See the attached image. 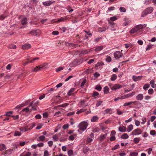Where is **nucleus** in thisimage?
Listing matches in <instances>:
<instances>
[{"mask_svg":"<svg viewBox=\"0 0 156 156\" xmlns=\"http://www.w3.org/2000/svg\"><path fill=\"white\" fill-rule=\"evenodd\" d=\"M53 138L54 141H57L58 140V137L56 135H55L53 136Z\"/></svg>","mask_w":156,"mask_h":156,"instance_id":"obj_40","label":"nucleus"},{"mask_svg":"<svg viewBox=\"0 0 156 156\" xmlns=\"http://www.w3.org/2000/svg\"><path fill=\"white\" fill-rule=\"evenodd\" d=\"M13 151V149H10V150H6L5 151V152H6V153H7V154H12V152Z\"/></svg>","mask_w":156,"mask_h":156,"instance_id":"obj_50","label":"nucleus"},{"mask_svg":"<svg viewBox=\"0 0 156 156\" xmlns=\"http://www.w3.org/2000/svg\"><path fill=\"white\" fill-rule=\"evenodd\" d=\"M39 59V57H36L34 58H33L32 59L30 60V63H32L34 62V61L36 60H38Z\"/></svg>","mask_w":156,"mask_h":156,"instance_id":"obj_46","label":"nucleus"},{"mask_svg":"<svg viewBox=\"0 0 156 156\" xmlns=\"http://www.w3.org/2000/svg\"><path fill=\"white\" fill-rule=\"evenodd\" d=\"M31 109V107H29V106L28 107L25 108H23L22 110V111L25 112H27L30 110V109Z\"/></svg>","mask_w":156,"mask_h":156,"instance_id":"obj_33","label":"nucleus"},{"mask_svg":"<svg viewBox=\"0 0 156 156\" xmlns=\"http://www.w3.org/2000/svg\"><path fill=\"white\" fill-rule=\"evenodd\" d=\"M47 63H44L39 65L40 68L41 69H45L47 68Z\"/></svg>","mask_w":156,"mask_h":156,"instance_id":"obj_18","label":"nucleus"},{"mask_svg":"<svg viewBox=\"0 0 156 156\" xmlns=\"http://www.w3.org/2000/svg\"><path fill=\"white\" fill-rule=\"evenodd\" d=\"M87 109H81L80 110L77 111L76 112V114H79L82 112H83L86 111Z\"/></svg>","mask_w":156,"mask_h":156,"instance_id":"obj_38","label":"nucleus"},{"mask_svg":"<svg viewBox=\"0 0 156 156\" xmlns=\"http://www.w3.org/2000/svg\"><path fill=\"white\" fill-rule=\"evenodd\" d=\"M119 144L116 145L113 147L112 148V150H114L119 148Z\"/></svg>","mask_w":156,"mask_h":156,"instance_id":"obj_62","label":"nucleus"},{"mask_svg":"<svg viewBox=\"0 0 156 156\" xmlns=\"http://www.w3.org/2000/svg\"><path fill=\"white\" fill-rule=\"evenodd\" d=\"M156 133V132L154 130H152L150 131V134L151 135H155Z\"/></svg>","mask_w":156,"mask_h":156,"instance_id":"obj_63","label":"nucleus"},{"mask_svg":"<svg viewBox=\"0 0 156 156\" xmlns=\"http://www.w3.org/2000/svg\"><path fill=\"white\" fill-rule=\"evenodd\" d=\"M129 136L127 133H123L121 136V138L123 139H127L128 138Z\"/></svg>","mask_w":156,"mask_h":156,"instance_id":"obj_25","label":"nucleus"},{"mask_svg":"<svg viewBox=\"0 0 156 156\" xmlns=\"http://www.w3.org/2000/svg\"><path fill=\"white\" fill-rule=\"evenodd\" d=\"M29 34L34 36L39 35L41 34V31L39 30H33L30 31Z\"/></svg>","mask_w":156,"mask_h":156,"instance_id":"obj_6","label":"nucleus"},{"mask_svg":"<svg viewBox=\"0 0 156 156\" xmlns=\"http://www.w3.org/2000/svg\"><path fill=\"white\" fill-rule=\"evenodd\" d=\"M43 117L44 118H47L48 116V114L47 112H45L43 114Z\"/></svg>","mask_w":156,"mask_h":156,"instance_id":"obj_57","label":"nucleus"},{"mask_svg":"<svg viewBox=\"0 0 156 156\" xmlns=\"http://www.w3.org/2000/svg\"><path fill=\"white\" fill-rule=\"evenodd\" d=\"M111 58L110 56H107L106 58V61L108 62H110L111 61Z\"/></svg>","mask_w":156,"mask_h":156,"instance_id":"obj_58","label":"nucleus"},{"mask_svg":"<svg viewBox=\"0 0 156 156\" xmlns=\"http://www.w3.org/2000/svg\"><path fill=\"white\" fill-rule=\"evenodd\" d=\"M144 98V96L142 94H139L136 97V99L138 100L141 101Z\"/></svg>","mask_w":156,"mask_h":156,"instance_id":"obj_12","label":"nucleus"},{"mask_svg":"<svg viewBox=\"0 0 156 156\" xmlns=\"http://www.w3.org/2000/svg\"><path fill=\"white\" fill-rule=\"evenodd\" d=\"M153 46V45L152 44L148 45L146 49V51H147L150 49L152 48Z\"/></svg>","mask_w":156,"mask_h":156,"instance_id":"obj_44","label":"nucleus"},{"mask_svg":"<svg viewBox=\"0 0 156 156\" xmlns=\"http://www.w3.org/2000/svg\"><path fill=\"white\" fill-rule=\"evenodd\" d=\"M142 77V76H133V79L134 81L136 82L137 81L140 80Z\"/></svg>","mask_w":156,"mask_h":156,"instance_id":"obj_8","label":"nucleus"},{"mask_svg":"<svg viewBox=\"0 0 156 156\" xmlns=\"http://www.w3.org/2000/svg\"><path fill=\"white\" fill-rule=\"evenodd\" d=\"M31 47V45L30 44H26L22 46V49H27Z\"/></svg>","mask_w":156,"mask_h":156,"instance_id":"obj_10","label":"nucleus"},{"mask_svg":"<svg viewBox=\"0 0 156 156\" xmlns=\"http://www.w3.org/2000/svg\"><path fill=\"white\" fill-rule=\"evenodd\" d=\"M104 92L105 94H107L109 92V89L108 87L105 86L104 87Z\"/></svg>","mask_w":156,"mask_h":156,"instance_id":"obj_24","label":"nucleus"},{"mask_svg":"<svg viewBox=\"0 0 156 156\" xmlns=\"http://www.w3.org/2000/svg\"><path fill=\"white\" fill-rule=\"evenodd\" d=\"M98 119V117L96 116H93L91 119V121L92 122H97Z\"/></svg>","mask_w":156,"mask_h":156,"instance_id":"obj_20","label":"nucleus"},{"mask_svg":"<svg viewBox=\"0 0 156 156\" xmlns=\"http://www.w3.org/2000/svg\"><path fill=\"white\" fill-rule=\"evenodd\" d=\"M142 133L141 130L137 128L134 130L131 133V134L133 135H137L140 134Z\"/></svg>","mask_w":156,"mask_h":156,"instance_id":"obj_5","label":"nucleus"},{"mask_svg":"<svg viewBox=\"0 0 156 156\" xmlns=\"http://www.w3.org/2000/svg\"><path fill=\"white\" fill-rule=\"evenodd\" d=\"M153 11V7H150L144 9L142 12L141 14V17H144L146 15L151 13Z\"/></svg>","mask_w":156,"mask_h":156,"instance_id":"obj_1","label":"nucleus"},{"mask_svg":"<svg viewBox=\"0 0 156 156\" xmlns=\"http://www.w3.org/2000/svg\"><path fill=\"white\" fill-rule=\"evenodd\" d=\"M74 139V136L73 135H71L69 136V140H73Z\"/></svg>","mask_w":156,"mask_h":156,"instance_id":"obj_59","label":"nucleus"},{"mask_svg":"<svg viewBox=\"0 0 156 156\" xmlns=\"http://www.w3.org/2000/svg\"><path fill=\"white\" fill-rule=\"evenodd\" d=\"M135 94V92H133L131 93L126 94V98H128L130 97H132Z\"/></svg>","mask_w":156,"mask_h":156,"instance_id":"obj_22","label":"nucleus"},{"mask_svg":"<svg viewBox=\"0 0 156 156\" xmlns=\"http://www.w3.org/2000/svg\"><path fill=\"white\" fill-rule=\"evenodd\" d=\"M44 156H48L49 153L48 152L47 150H45L44 152Z\"/></svg>","mask_w":156,"mask_h":156,"instance_id":"obj_64","label":"nucleus"},{"mask_svg":"<svg viewBox=\"0 0 156 156\" xmlns=\"http://www.w3.org/2000/svg\"><path fill=\"white\" fill-rule=\"evenodd\" d=\"M73 154V151L72 150H69L68 151V154L69 155H71Z\"/></svg>","mask_w":156,"mask_h":156,"instance_id":"obj_51","label":"nucleus"},{"mask_svg":"<svg viewBox=\"0 0 156 156\" xmlns=\"http://www.w3.org/2000/svg\"><path fill=\"white\" fill-rule=\"evenodd\" d=\"M140 140V139L139 138H135L133 139V142L135 144H137L139 142Z\"/></svg>","mask_w":156,"mask_h":156,"instance_id":"obj_34","label":"nucleus"},{"mask_svg":"<svg viewBox=\"0 0 156 156\" xmlns=\"http://www.w3.org/2000/svg\"><path fill=\"white\" fill-rule=\"evenodd\" d=\"M31 153L30 152H27L25 155H24V156H31ZM22 154H21L20 156H22Z\"/></svg>","mask_w":156,"mask_h":156,"instance_id":"obj_60","label":"nucleus"},{"mask_svg":"<svg viewBox=\"0 0 156 156\" xmlns=\"http://www.w3.org/2000/svg\"><path fill=\"white\" fill-rule=\"evenodd\" d=\"M55 2H51L50 1H48L43 2V4L45 6H49L51 5L52 3Z\"/></svg>","mask_w":156,"mask_h":156,"instance_id":"obj_13","label":"nucleus"},{"mask_svg":"<svg viewBox=\"0 0 156 156\" xmlns=\"http://www.w3.org/2000/svg\"><path fill=\"white\" fill-rule=\"evenodd\" d=\"M133 129V126L132 124L130 125L127 128V131L128 132H130Z\"/></svg>","mask_w":156,"mask_h":156,"instance_id":"obj_26","label":"nucleus"},{"mask_svg":"<svg viewBox=\"0 0 156 156\" xmlns=\"http://www.w3.org/2000/svg\"><path fill=\"white\" fill-rule=\"evenodd\" d=\"M95 89L98 90L99 91H100L101 90V89H102V88L99 85V86H96L95 88Z\"/></svg>","mask_w":156,"mask_h":156,"instance_id":"obj_56","label":"nucleus"},{"mask_svg":"<svg viewBox=\"0 0 156 156\" xmlns=\"http://www.w3.org/2000/svg\"><path fill=\"white\" fill-rule=\"evenodd\" d=\"M103 102L102 101H98L96 104V106L98 107L100 106Z\"/></svg>","mask_w":156,"mask_h":156,"instance_id":"obj_47","label":"nucleus"},{"mask_svg":"<svg viewBox=\"0 0 156 156\" xmlns=\"http://www.w3.org/2000/svg\"><path fill=\"white\" fill-rule=\"evenodd\" d=\"M115 58L116 59H118L123 55L122 53L120 51H116L114 53Z\"/></svg>","mask_w":156,"mask_h":156,"instance_id":"obj_7","label":"nucleus"},{"mask_svg":"<svg viewBox=\"0 0 156 156\" xmlns=\"http://www.w3.org/2000/svg\"><path fill=\"white\" fill-rule=\"evenodd\" d=\"M75 89L72 88L68 92V95L69 96H70L72 94V93L74 91Z\"/></svg>","mask_w":156,"mask_h":156,"instance_id":"obj_35","label":"nucleus"},{"mask_svg":"<svg viewBox=\"0 0 156 156\" xmlns=\"http://www.w3.org/2000/svg\"><path fill=\"white\" fill-rule=\"evenodd\" d=\"M138 153L136 152H131L130 153V156H136Z\"/></svg>","mask_w":156,"mask_h":156,"instance_id":"obj_43","label":"nucleus"},{"mask_svg":"<svg viewBox=\"0 0 156 156\" xmlns=\"http://www.w3.org/2000/svg\"><path fill=\"white\" fill-rule=\"evenodd\" d=\"M86 82V79H84L83 80V82L81 84L80 86L81 87H83L84 85H85V83Z\"/></svg>","mask_w":156,"mask_h":156,"instance_id":"obj_53","label":"nucleus"},{"mask_svg":"<svg viewBox=\"0 0 156 156\" xmlns=\"http://www.w3.org/2000/svg\"><path fill=\"white\" fill-rule=\"evenodd\" d=\"M150 83L151 84V86L153 88H155L156 87V85L154 83V81L153 80H151Z\"/></svg>","mask_w":156,"mask_h":156,"instance_id":"obj_30","label":"nucleus"},{"mask_svg":"<svg viewBox=\"0 0 156 156\" xmlns=\"http://www.w3.org/2000/svg\"><path fill=\"white\" fill-rule=\"evenodd\" d=\"M136 103L137 102H136V101H131L129 102H126L124 103L123 106H126L132 104H136Z\"/></svg>","mask_w":156,"mask_h":156,"instance_id":"obj_14","label":"nucleus"},{"mask_svg":"<svg viewBox=\"0 0 156 156\" xmlns=\"http://www.w3.org/2000/svg\"><path fill=\"white\" fill-rule=\"evenodd\" d=\"M111 89L113 90H115L116 89L121 88L122 86L119 84H115L113 85L112 83H109V84Z\"/></svg>","mask_w":156,"mask_h":156,"instance_id":"obj_3","label":"nucleus"},{"mask_svg":"<svg viewBox=\"0 0 156 156\" xmlns=\"http://www.w3.org/2000/svg\"><path fill=\"white\" fill-rule=\"evenodd\" d=\"M85 103V101L84 100H82L80 101V105L82 107H85L86 106V105H84V104Z\"/></svg>","mask_w":156,"mask_h":156,"instance_id":"obj_39","label":"nucleus"},{"mask_svg":"<svg viewBox=\"0 0 156 156\" xmlns=\"http://www.w3.org/2000/svg\"><path fill=\"white\" fill-rule=\"evenodd\" d=\"M69 127V125L68 124H66L63 126L62 128L64 129H66L68 128Z\"/></svg>","mask_w":156,"mask_h":156,"instance_id":"obj_49","label":"nucleus"},{"mask_svg":"<svg viewBox=\"0 0 156 156\" xmlns=\"http://www.w3.org/2000/svg\"><path fill=\"white\" fill-rule=\"evenodd\" d=\"M120 11L121 12H125L126 11V9L124 7H120L119 8Z\"/></svg>","mask_w":156,"mask_h":156,"instance_id":"obj_41","label":"nucleus"},{"mask_svg":"<svg viewBox=\"0 0 156 156\" xmlns=\"http://www.w3.org/2000/svg\"><path fill=\"white\" fill-rule=\"evenodd\" d=\"M87 122L84 121L80 123L78 126L80 130L84 131L87 129Z\"/></svg>","mask_w":156,"mask_h":156,"instance_id":"obj_2","label":"nucleus"},{"mask_svg":"<svg viewBox=\"0 0 156 156\" xmlns=\"http://www.w3.org/2000/svg\"><path fill=\"white\" fill-rule=\"evenodd\" d=\"M9 48H10L15 49L16 48V46L14 44H12L9 45Z\"/></svg>","mask_w":156,"mask_h":156,"instance_id":"obj_45","label":"nucleus"},{"mask_svg":"<svg viewBox=\"0 0 156 156\" xmlns=\"http://www.w3.org/2000/svg\"><path fill=\"white\" fill-rule=\"evenodd\" d=\"M39 138V140H38V141L40 140L43 141L45 140V136L44 135H42L40 136Z\"/></svg>","mask_w":156,"mask_h":156,"instance_id":"obj_37","label":"nucleus"},{"mask_svg":"<svg viewBox=\"0 0 156 156\" xmlns=\"http://www.w3.org/2000/svg\"><path fill=\"white\" fill-rule=\"evenodd\" d=\"M88 52V51H87V50H82L81 51V54H82L83 55L86 54Z\"/></svg>","mask_w":156,"mask_h":156,"instance_id":"obj_52","label":"nucleus"},{"mask_svg":"<svg viewBox=\"0 0 156 156\" xmlns=\"http://www.w3.org/2000/svg\"><path fill=\"white\" fill-rule=\"evenodd\" d=\"M99 95V93L96 91H94L92 95V97L97 96Z\"/></svg>","mask_w":156,"mask_h":156,"instance_id":"obj_55","label":"nucleus"},{"mask_svg":"<svg viewBox=\"0 0 156 156\" xmlns=\"http://www.w3.org/2000/svg\"><path fill=\"white\" fill-rule=\"evenodd\" d=\"M147 24H144L143 25H138L136 26L138 30L140 29H142L144 28V27H146Z\"/></svg>","mask_w":156,"mask_h":156,"instance_id":"obj_16","label":"nucleus"},{"mask_svg":"<svg viewBox=\"0 0 156 156\" xmlns=\"http://www.w3.org/2000/svg\"><path fill=\"white\" fill-rule=\"evenodd\" d=\"M37 104L38 103L37 102L34 103V102L33 101L31 102L29 105V107H31L30 111L31 112L32 110L36 111L37 110L36 107L37 106Z\"/></svg>","mask_w":156,"mask_h":156,"instance_id":"obj_4","label":"nucleus"},{"mask_svg":"<svg viewBox=\"0 0 156 156\" xmlns=\"http://www.w3.org/2000/svg\"><path fill=\"white\" fill-rule=\"evenodd\" d=\"M107 135V133H105V134H102L98 138V139L100 141H103L104 139L106 138V136Z\"/></svg>","mask_w":156,"mask_h":156,"instance_id":"obj_9","label":"nucleus"},{"mask_svg":"<svg viewBox=\"0 0 156 156\" xmlns=\"http://www.w3.org/2000/svg\"><path fill=\"white\" fill-rule=\"evenodd\" d=\"M117 78V75L116 74H113L112 75L110 79L112 81H114Z\"/></svg>","mask_w":156,"mask_h":156,"instance_id":"obj_29","label":"nucleus"},{"mask_svg":"<svg viewBox=\"0 0 156 156\" xmlns=\"http://www.w3.org/2000/svg\"><path fill=\"white\" fill-rule=\"evenodd\" d=\"M150 87V85L148 83H146L143 87V89L144 90H146L147 89Z\"/></svg>","mask_w":156,"mask_h":156,"instance_id":"obj_32","label":"nucleus"},{"mask_svg":"<svg viewBox=\"0 0 156 156\" xmlns=\"http://www.w3.org/2000/svg\"><path fill=\"white\" fill-rule=\"evenodd\" d=\"M41 69L40 68L39 66H36L33 70V72H37L41 70Z\"/></svg>","mask_w":156,"mask_h":156,"instance_id":"obj_31","label":"nucleus"},{"mask_svg":"<svg viewBox=\"0 0 156 156\" xmlns=\"http://www.w3.org/2000/svg\"><path fill=\"white\" fill-rule=\"evenodd\" d=\"M30 128H26L23 127H21L20 128V130L22 131H23V132H26L28 130H30Z\"/></svg>","mask_w":156,"mask_h":156,"instance_id":"obj_28","label":"nucleus"},{"mask_svg":"<svg viewBox=\"0 0 156 156\" xmlns=\"http://www.w3.org/2000/svg\"><path fill=\"white\" fill-rule=\"evenodd\" d=\"M100 131V129L98 128H96L93 130V132L94 133H98Z\"/></svg>","mask_w":156,"mask_h":156,"instance_id":"obj_54","label":"nucleus"},{"mask_svg":"<svg viewBox=\"0 0 156 156\" xmlns=\"http://www.w3.org/2000/svg\"><path fill=\"white\" fill-rule=\"evenodd\" d=\"M69 105L68 103H66L62 104V105H59L58 106H55V108H57L58 107H61L63 108H65L66 107L68 106Z\"/></svg>","mask_w":156,"mask_h":156,"instance_id":"obj_21","label":"nucleus"},{"mask_svg":"<svg viewBox=\"0 0 156 156\" xmlns=\"http://www.w3.org/2000/svg\"><path fill=\"white\" fill-rule=\"evenodd\" d=\"M119 130L121 132H124L126 130V127L124 126H120L119 127Z\"/></svg>","mask_w":156,"mask_h":156,"instance_id":"obj_11","label":"nucleus"},{"mask_svg":"<svg viewBox=\"0 0 156 156\" xmlns=\"http://www.w3.org/2000/svg\"><path fill=\"white\" fill-rule=\"evenodd\" d=\"M67 44H68V45L70 46L71 47H76V46L77 45V44H74L73 43H67Z\"/></svg>","mask_w":156,"mask_h":156,"instance_id":"obj_36","label":"nucleus"},{"mask_svg":"<svg viewBox=\"0 0 156 156\" xmlns=\"http://www.w3.org/2000/svg\"><path fill=\"white\" fill-rule=\"evenodd\" d=\"M0 151H2L6 149V147L3 144H0Z\"/></svg>","mask_w":156,"mask_h":156,"instance_id":"obj_23","label":"nucleus"},{"mask_svg":"<svg viewBox=\"0 0 156 156\" xmlns=\"http://www.w3.org/2000/svg\"><path fill=\"white\" fill-rule=\"evenodd\" d=\"M103 48V47L102 45H101L95 47L94 50L96 51H98L102 50Z\"/></svg>","mask_w":156,"mask_h":156,"instance_id":"obj_19","label":"nucleus"},{"mask_svg":"<svg viewBox=\"0 0 156 156\" xmlns=\"http://www.w3.org/2000/svg\"><path fill=\"white\" fill-rule=\"evenodd\" d=\"M154 92V90L152 89H150L148 90V93L149 94H152Z\"/></svg>","mask_w":156,"mask_h":156,"instance_id":"obj_61","label":"nucleus"},{"mask_svg":"<svg viewBox=\"0 0 156 156\" xmlns=\"http://www.w3.org/2000/svg\"><path fill=\"white\" fill-rule=\"evenodd\" d=\"M21 135V133L20 132H19L18 131H15L14 132V136H20Z\"/></svg>","mask_w":156,"mask_h":156,"instance_id":"obj_27","label":"nucleus"},{"mask_svg":"<svg viewBox=\"0 0 156 156\" xmlns=\"http://www.w3.org/2000/svg\"><path fill=\"white\" fill-rule=\"evenodd\" d=\"M111 109L107 108L104 111V114H107L110 113L111 111Z\"/></svg>","mask_w":156,"mask_h":156,"instance_id":"obj_42","label":"nucleus"},{"mask_svg":"<svg viewBox=\"0 0 156 156\" xmlns=\"http://www.w3.org/2000/svg\"><path fill=\"white\" fill-rule=\"evenodd\" d=\"M27 18H24L22 19L21 20V24L23 25H25L27 24Z\"/></svg>","mask_w":156,"mask_h":156,"instance_id":"obj_17","label":"nucleus"},{"mask_svg":"<svg viewBox=\"0 0 156 156\" xmlns=\"http://www.w3.org/2000/svg\"><path fill=\"white\" fill-rule=\"evenodd\" d=\"M6 114L5 115H6L7 116H10V115L12 113V111H9L5 113Z\"/></svg>","mask_w":156,"mask_h":156,"instance_id":"obj_48","label":"nucleus"},{"mask_svg":"<svg viewBox=\"0 0 156 156\" xmlns=\"http://www.w3.org/2000/svg\"><path fill=\"white\" fill-rule=\"evenodd\" d=\"M139 30L137 28L136 26L133 28L130 31V33L131 34H133L135 32H137Z\"/></svg>","mask_w":156,"mask_h":156,"instance_id":"obj_15","label":"nucleus"}]
</instances>
